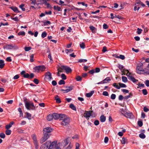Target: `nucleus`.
<instances>
[{
	"label": "nucleus",
	"instance_id": "nucleus-56",
	"mask_svg": "<svg viewBox=\"0 0 149 149\" xmlns=\"http://www.w3.org/2000/svg\"><path fill=\"white\" fill-rule=\"evenodd\" d=\"M61 77L62 79L65 80L66 79V77L64 74H61Z\"/></svg>",
	"mask_w": 149,
	"mask_h": 149
},
{
	"label": "nucleus",
	"instance_id": "nucleus-10",
	"mask_svg": "<svg viewBox=\"0 0 149 149\" xmlns=\"http://www.w3.org/2000/svg\"><path fill=\"white\" fill-rule=\"evenodd\" d=\"M149 74V69L146 68L144 69H140V74Z\"/></svg>",
	"mask_w": 149,
	"mask_h": 149
},
{
	"label": "nucleus",
	"instance_id": "nucleus-34",
	"mask_svg": "<svg viewBox=\"0 0 149 149\" xmlns=\"http://www.w3.org/2000/svg\"><path fill=\"white\" fill-rule=\"evenodd\" d=\"M26 118L29 120H31V114L27 112H26Z\"/></svg>",
	"mask_w": 149,
	"mask_h": 149
},
{
	"label": "nucleus",
	"instance_id": "nucleus-40",
	"mask_svg": "<svg viewBox=\"0 0 149 149\" xmlns=\"http://www.w3.org/2000/svg\"><path fill=\"white\" fill-rule=\"evenodd\" d=\"M47 33L45 31L43 32L41 34V37L42 38H44L47 36Z\"/></svg>",
	"mask_w": 149,
	"mask_h": 149
},
{
	"label": "nucleus",
	"instance_id": "nucleus-2",
	"mask_svg": "<svg viewBox=\"0 0 149 149\" xmlns=\"http://www.w3.org/2000/svg\"><path fill=\"white\" fill-rule=\"evenodd\" d=\"M4 49H17L18 48V47L15 44H6L3 47Z\"/></svg>",
	"mask_w": 149,
	"mask_h": 149
},
{
	"label": "nucleus",
	"instance_id": "nucleus-18",
	"mask_svg": "<svg viewBox=\"0 0 149 149\" xmlns=\"http://www.w3.org/2000/svg\"><path fill=\"white\" fill-rule=\"evenodd\" d=\"M127 77L131 81H132L134 83L136 81H138V80L135 79L134 77L132 76L131 74L130 75H129V76H128Z\"/></svg>",
	"mask_w": 149,
	"mask_h": 149
},
{
	"label": "nucleus",
	"instance_id": "nucleus-53",
	"mask_svg": "<svg viewBox=\"0 0 149 149\" xmlns=\"http://www.w3.org/2000/svg\"><path fill=\"white\" fill-rule=\"evenodd\" d=\"M125 72H127V74H126V75L128 76H129V75H130L131 74V73L130 72L127 70H126L125 69Z\"/></svg>",
	"mask_w": 149,
	"mask_h": 149
},
{
	"label": "nucleus",
	"instance_id": "nucleus-46",
	"mask_svg": "<svg viewBox=\"0 0 149 149\" xmlns=\"http://www.w3.org/2000/svg\"><path fill=\"white\" fill-rule=\"evenodd\" d=\"M11 131L10 130H7L6 131V134L7 135H9L11 133Z\"/></svg>",
	"mask_w": 149,
	"mask_h": 149
},
{
	"label": "nucleus",
	"instance_id": "nucleus-7",
	"mask_svg": "<svg viewBox=\"0 0 149 149\" xmlns=\"http://www.w3.org/2000/svg\"><path fill=\"white\" fill-rule=\"evenodd\" d=\"M61 69H64L65 70V72L67 73L71 72L72 71V70L69 67L66 66L62 65L61 67Z\"/></svg>",
	"mask_w": 149,
	"mask_h": 149
},
{
	"label": "nucleus",
	"instance_id": "nucleus-14",
	"mask_svg": "<svg viewBox=\"0 0 149 149\" xmlns=\"http://www.w3.org/2000/svg\"><path fill=\"white\" fill-rule=\"evenodd\" d=\"M146 132V131L143 129H141L140 130V137L142 139H144L146 136L144 134V133Z\"/></svg>",
	"mask_w": 149,
	"mask_h": 149
},
{
	"label": "nucleus",
	"instance_id": "nucleus-51",
	"mask_svg": "<svg viewBox=\"0 0 149 149\" xmlns=\"http://www.w3.org/2000/svg\"><path fill=\"white\" fill-rule=\"evenodd\" d=\"M34 54H33L30 56V61L31 62H32L34 61V60L33 59L34 58Z\"/></svg>",
	"mask_w": 149,
	"mask_h": 149
},
{
	"label": "nucleus",
	"instance_id": "nucleus-23",
	"mask_svg": "<svg viewBox=\"0 0 149 149\" xmlns=\"http://www.w3.org/2000/svg\"><path fill=\"white\" fill-rule=\"evenodd\" d=\"M106 119V118L105 116L102 115H101L100 117V121L102 122H104Z\"/></svg>",
	"mask_w": 149,
	"mask_h": 149
},
{
	"label": "nucleus",
	"instance_id": "nucleus-57",
	"mask_svg": "<svg viewBox=\"0 0 149 149\" xmlns=\"http://www.w3.org/2000/svg\"><path fill=\"white\" fill-rule=\"evenodd\" d=\"M0 137L2 139H4L5 137V135L3 133H0Z\"/></svg>",
	"mask_w": 149,
	"mask_h": 149
},
{
	"label": "nucleus",
	"instance_id": "nucleus-22",
	"mask_svg": "<svg viewBox=\"0 0 149 149\" xmlns=\"http://www.w3.org/2000/svg\"><path fill=\"white\" fill-rule=\"evenodd\" d=\"M15 123L13 121L10 122L8 125H6V128L7 129L10 128L12 126V125L14 124Z\"/></svg>",
	"mask_w": 149,
	"mask_h": 149
},
{
	"label": "nucleus",
	"instance_id": "nucleus-5",
	"mask_svg": "<svg viewBox=\"0 0 149 149\" xmlns=\"http://www.w3.org/2000/svg\"><path fill=\"white\" fill-rule=\"evenodd\" d=\"M46 142H49V144H47L48 149H54V147L56 146V145H58L57 144V142L56 141H54L52 142L51 141H48Z\"/></svg>",
	"mask_w": 149,
	"mask_h": 149
},
{
	"label": "nucleus",
	"instance_id": "nucleus-6",
	"mask_svg": "<svg viewBox=\"0 0 149 149\" xmlns=\"http://www.w3.org/2000/svg\"><path fill=\"white\" fill-rule=\"evenodd\" d=\"M32 137L36 149H38L39 148L38 142L36 135L33 134L32 135Z\"/></svg>",
	"mask_w": 149,
	"mask_h": 149
},
{
	"label": "nucleus",
	"instance_id": "nucleus-55",
	"mask_svg": "<svg viewBox=\"0 0 149 149\" xmlns=\"http://www.w3.org/2000/svg\"><path fill=\"white\" fill-rule=\"evenodd\" d=\"M31 48L30 47H25L24 49L26 51H28L31 50Z\"/></svg>",
	"mask_w": 149,
	"mask_h": 149
},
{
	"label": "nucleus",
	"instance_id": "nucleus-8",
	"mask_svg": "<svg viewBox=\"0 0 149 149\" xmlns=\"http://www.w3.org/2000/svg\"><path fill=\"white\" fill-rule=\"evenodd\" d=\"M45 78L48 81H50L53 79L51 73L49 72H47L45 74Z\"/></svg>",
	"mask_w": 149,
	"mask_h": 149
},
{
	"label": "nucleus",
	"instance_id": "nucleus-39",
	"mask_svg": "<svg viewBox=\"0 0 149 149\" xmlns=\"http://www.w3.org/2000/svg\"><path fill=\"white\" fill-rule=\"evenodd\" d=\"M43 133L44 134L43 137L45 138H47V139L49 137L50 134L45 133Z\"/></svg>",
	"mask_w": 149,
	"mask_h": 149
},
{
	"label": "nucleus",
	"instance_id": "nucleus-32",
	"mask_svg": "<svg viewBox=\"0 0 149 149\" xmlns=\"http://www.w3.org/2000/svg\"><path fill=\"white\" fill-rule=\"evenodd\" d=\"M121 143L123 144H125L127 142V139L125 137H123L121 141Z\"/></svg>",
	"mask_w": 149,
	"mask_h": 149
},
{
	"label": "nucleus",
	"instance_id": "nucleus-16",
	"mask_svg": "<svg viewBox=\"0 0 149 149\" xmlns=\"http://www.w3.org/2000/svg\"><path fill=\"white\" fill-rule=\"evenodd\" d=\"M49 142H46L45 143L42 144L40 147V149H48L47 144H49Z\"/></svg>",
	"mask_w": 149,
	"mask_h": 149
},
{
	"label": "nucleus",
	"instance_id": "nucleus-58",
	"mask_svg": "<svg viewBox=\"0 0 149 149\" xmlns=\"http://www.w3.org/2000/svg\"><path fill=\"white\" fill-rule=\"evenodd\" d=\"M136 70L138 74H140V66L138 65L136 68Z\"/></svg>",
	"mask_w": 149,
	"mask_h": 149
},
{
	"label": "nucleus",
	"instance_id": "nucleus-19",
	"mask_svg": "<svg viewBox=\"0 0 149 149\" xmlns=\"http://www.w3.org/2000/svg\"><path fill=\"white\" fill-rule=\"evenodd\" d=\"M68 117L66 116L65 114H60L59 118L60 120H63L64 119H66V118Z\"/></svg>",
	"mask_w": 149,
	"mask_h": 149
},
{
	"label": "nucleus",
	"instance_id": "nucleus-52",
	"mask_svg": "<svg viewBox=\"0 0 149 149\" xmlns=\"http://www.w3.org/2000/svg\"><path fill=\"white\" fill-rule=\"evenodd\" d=\"M80 47L83 49H84L85 47V45L84 42H82L81 44H80Z\"/></svg>",
	"mask_w": 149,
	"mask_h": 149
},
{
	"label": "nucleus",
	"instance_id": "nucleus-60",
	"mask_svg": "<svg viewBox=\"0 0 149 149\" xmlns=\"http://www.w3.org/2000/svg\"><path fill=\"white\" fill-rule=\"evenodd\" d=\"M94 70H95V72L96 73H98L100 71V69L99 68H97Z\"/></svg>",
	"mask_w": 149,
	"mask_h": 149
},
{
	"label": "nucleus",
	"instance_id": "nucleus-48",
	"mask_svg": "<svg viewBox=\"0 0 149 149\" xmlns=\"http://www.w3.org/2000/svg\"><path fill=\"white\" fill-rule=\"evenodd\" d=\"M120 111L121 112L122 114L125 116V112H126L123 109H120Z\"/></svg>",
	"mask_w": 149,
	"mask_h": 149
},
{
	"label": "nucleus",
	"instance_id": "nucleus-64",
	"mask_svg": "<svg viewBox=\"0 0 149 149\" xmlns=\"http://www.w3.org/2000/svg\"><path fill=\"white\" fill-rule=\"evenodd\" d=\"M95 72V70L94 69H92L90 70L88 72V73H90L91 74L93 75L94 73Z\"/></svg>",
	"mask_w": 149,
	"mask_h": 149
},
{
	"label": "nucleus",
	"instance_id": "nucleus-38",
	"mask_svg": "<svg viewBox=\"0 0 149 149\" xmlns=\"http://www.w3.org/2000/svg\"><path fill=\"white\" fill-rule=\"evenodd\" d=\"M44 23V26L47 25L48 24H51V22H50L49 21H47L46 22H44V21H42Z\"/></svg>",
	"mask_w": 149,
	"mask_h": 149
},
{
	"label": "nucleus",
	"instance_id": "nucleus-17",
	"mask_svg": "<svg viewBox=\"0 0 149 149\" xmlns=\"http://www.w3.org/2000/svg\"><path fill=\"white\" fill-rule=\"evenodd\" d=\"M140 5V1L137 2L136 3H135V6L134 8V10L136 11L137 10H139L140 8V7L139 6V5Z\"/></svg>",
	"mask_w": 149,
	"mask_h": 149
},
{
	"label": "nucleus",
	"instance_id": "nucleus-49",
	"mask_svg": "<svg viewBox=\"0 0 149 149\" xmlns=\"http://www.w3.org/2000/svg\"><path fill=\"white\" fill-rule=\"evenodd\" d=\"M65 83V81L63 79L60 80L58 82V84L59 85L64 84Z\"/></svg>",
	"mask_w": 149,
	"mask_h": 149
},
{
	"label": "nucleus",
	"instance_id": "nucleus-15",
	"mask_svg": "<svg viewBox=\"0 0 149 149\" xmlns=\"http://www.w3.org/2000/svg\"><path fill=\"white\" fill-rule=\"evenodd\" d=\"M68 88H67L65 90H64L63 89H61V91H64V93H67L73 89L74 86H71L69 87H68Z\"/></svg>",
	"mask_w": 149,
	"mask_h": 149
},
{
	"label": "nucleus",
	"instance_id": "nucleus-26",
	"mask_svg": "<svg viewBox=\"0 0 149 149\" xmlns=\"http://www.w3.org/2000/svg\"><path fill=\"white\" fill-rule=\"evenodd\" d=\"M89 28L93 33H95L96 30V29L93 26H90Z\"/></svg>",
	"mask_w": 149,
	"mask_h": 149
},
{
	"label": "nucleus",
	"instance_id": "nucleus-31",
	"mask_svg": "<svg viewBox=\"0 0 149 149\" xmlns=\"http://www.w3.org/2000/svg\"><path fill=\"white\" fill-rule=\"evenodd\" d=\"M111 80V79L109 77H107L105 79L103 80V83H107L108 82L110 81Z\"/></svg>",
	"mask_w": 149,
	"mask_h": 149
},
{
	"label": "nucleus",
	"instance_id": "nucleus-44",
	"mask_svg": "<svg viewBox=\"0 0 149 149\" xmlns=\"http://www.w3.org/2000/svg\"><path fill=\"white\" fill-rule=\"evenodd\" d=\"M25 32L24 31H21L19 32L18 33L19 36L22 35V36H25Z\"/></svg>",
	"mask_w": 149,
	"mask_h": 149
},
{
	"label": "nucleus",
	"instance_id": "nucleus-36",
	"mask_svg": "<svg viewBox=\"0 0 149 149\" xmlns=\"http://www.w3.org/2000/svg\"><path fill=\"white\" fill-rule=\"evenodd\" d=\"M24 4H22L19 6V8H21L23 11H25V8H24Z\"/></svg>",
	"mask_w": 149,
	"mask_h": 149
},
{
	"label": "nucleus",
	"instance_id": "nucleus-29",
	"mask_svg": "<svg viewBox=\"0 0 149 149\" xmlns=\"http://www.w3.org/2000/svg\"><path fill=\"white\" fill-rule=\"evenodd\" d=\"M115 57L116 58H120L122 60H124L125 58V56L122 55H120L119 56L116 55Z\"/></svg>",
	"mask_w": 149,
	"mask_h": 149
},
{
	"label": "nucleus",
	"instance_id": "nucleus-37",
	"mask_svg": "<svg viewBox=\"0 0 149 149\" xmlns=\"http://www.w3.org/2000/svg\"><path fill=\"white\" fill-rule=\"evenodd\" d=\"M132 96V94L131 93H130V94L129 95L127 96H126L124 97V99L125 100H126L127 99H128L130 98V97Z\"/></svg>",
	"mask_w": 149,
	"mask_h": 149
},
{
	"label": "nucleus",
	"instance_id": "nucleus-61",
	"mask_svg": "<svg viewBox=\"0 0 149 149\" xmlns=\"http://www.w3.org/2000/svg\"><path fill=\"white\" fill-rule=\"evenodd\" d=\"M81 77L80 76H77L76 78L77 81H80L81 80Z\"/></svg>",
	"mask_w": 149,
	"mask_h": 149
},
{
	"label": "nucleus",
	"instance_id": "nucleus-62",
	"mask_svg": "<svg viewBox=\"0 0 149 149\" xmlns=\"http://www.w3.org/2000/svg\"><path fill=\"white\" fill-rule=\"evenodd\" d=\"M145 84H146V86L147 87H149V80H146L145 82Z\"/></svg>",
	"mask_w": 149,
	"mask_h": 149
},
{
	"label": "nucleus",
	"instance_id": "nucleus-30",
	"mask_svg": "<svg viewBox=\"0 0 149 149\" xmlns=\"http://www.w3.org/2000/svg\"><path fill=\"white\" fill-rule=\"evenodd\" d=\"M53 8L55 10H57L58 11L61 10V8L58 6H54L53 7Z\"/></svg>",
	"mask_w": 149,
	"mask_h": 149
},
{
	"label": "nucleus",
	"instance_id": "nucleus-41",
	"mask_svg": "<svg viewBox=\"0 0 149 149\" xmlns=\"http://www.w3.org/2000/svg\"><path fill=\"white\" fill-rule=\"evenodd\" d=\"M142 91L143 94L144 95H146L148 93V92L147 91L146 89H143V90H142Z\"/></svg>",
	"mask_w": 149,
	"mask_h": 149
},
{
	"label": "nucleus",
	"instance_id": "nucleus-54",
	"mask_svg": "<svg viewBox=\"0 0 149 149\" xmlns=\"http://www.w3.org/2000/svg\"><path fill=\"white\" fill-rule=\"evenodd\" d=\"M33 82L36 84H38L39 83V81L37 79H35L33 80Z\"/></svg>",
	"mask_w": 149,
	"mask_h": 149
},
{
	"label": "nucleus",
	"instance_id": "nucleus-28",
	"mask_svg": "<svg viewBox=\"0 0 149 149\" xmlns=\"http://www.w3.org/2000/svg\"><path fill=\"white\" fill-rule=\"evenodd\" d=\"M53 118V114H49L47 116V120L49 121L52 120Z\"/></svg>",
	"mask_w": 149,
	"mask_h": 149
},
{
	"label": "nucleus",
	"instance_id": "nucleus-21",
	"mask_svg": "<svg viewBox=\"0 0 149 149\" xmlns=\"http://www.w3.org/2000/svg\"><path fill=\"white\" fill-rule=\"evenodd\" d=\"M10 8L15 13H17L20 12V11L18 10V8L16 7L12 6L10 7Z\"/></svg>",
	"mask_w": 149,
	"mask_h": 149
},
{
	"label": "nucleus",
	"instance_id": "nucleus-3",
	"mask_svg": "<svg viewBox=\"0 0 149 149\" xmlns=\"http://www.w3.org/2000/svg\"><path fill=\"white\" fill-rule=\"evenodd\" d=\"M45 67L44 65L36 66L33 68V69L35 72L38 73L40 71L43 72L45 70Z\"/></svg>",
	"mask_w": 149,
	"mask_h": 149
},
{
	"label": "nucleus",
	"instance_id": "nucleus-47",
	"mask_svg": "<svg viewBox=\"0 0 149 149\" xmlns=\"http://www.w3.org/2000/svg\"><path fill=\"white\" fill-rule=\"evenodd\" d=\"M118 67L119 68V69L121 70V71L123 70L124 68V67L122 65L120 64L118 65Z\"/></svg>",
	"mask_w": 149,
	"mask_h": 149
},
{
	"label": "nucleus",
	"instance_id": "nucleus-1",
	"mask_svg": "<svg viewBox=\"0 0 149 149\" xmlns=\"http://www.w3.org/2000/svg\"><path fill=\"white\" fill-rule=\"evenodd\" d=\"M24 101L25 103L26 108L28 110H34L35 109V107L33 103L29 102L26 101V99H24Z\"/></svg>",
	"mask_w": 149,
	"mask_h": 149
},
{
	"label": "nucleus",
	"instance_id": "nucleus-25",
	"mask_svg": "<svg viewBox=\"0 0 149 149\" xmlns=\"http://www.w3.org/2000/svg\"><path fill=\"white\" fill-rule=\"evenodd\" d=\"M94 93V91H91L90 93H86V96L88 97H90L93 95Z\"/></svg>",
	"mask_w": 149,
	"mask_h": 149
},
{
	"label": "nucleus",
	"instance_id": "nucleus-9",
	"mask_svg": "<svg viewBox=\"0 0 149 149\" xmlns=\"http://www.w3.org/2000/svg\"><path fill=\"white\" fill-rule=\"evenodd\" d=\"M70 123V119L69 118H66V119L63 120L61 122V124L63 126H66L68 125Z\"/></svg>",
	"mask_w": 149,
	"mask_h": 149
},
{
	"label": "nucleus",
	"instance_id": "nucleus-43",
	"mask_svg": "<svg viewBox=\"0 0 149 149\" xmlns=\"http://www.w3.org/2000/svg\"><path fill=\"white\" fill-rule=\"evenodd\" d=\"M18 110L20 113V117L22 116H23V113L22 110L20 108H19L18 109Z\"/></svg>",
	"mask_w": 149,
	"mask_h": 149
},
{
	"label": "nucleus",
	"instance_id": "nucleus-13",
	"mask_svg": "<svg viewBox=\"0 0 149 149\" xmlns=\"http://www.w3.org/2000/svg\"><path fill=\"white\" fill-rule=\"evenodd\" d=\"M93 112V111H85V113L84 114V116L86 118H89L91 116L92 113Z\"/></svg>",
	"mask_w": 149,
	"mask_h": 149
},
{
	"label": "nucleus",
	"instance_id": "nucleus-42",
	"mask_svg": "<svg viewBox=\"0 0 149 149\" xmlns=\"http://www.w3.org/2000/svg\"><path fill=\"white\" fill-rule=\"evenodd\" d=\"M122 81L125 82H126L127 81V78L125 76H122Z\"/></svg>",
	"mask_w": 149,
	"mask_h": 149
},
{
	"label": "nucleus",
	"instance_id": "nucleus-35",
	"mask_svg": "<svg viewBox=\"0 0 149 149\" xmlns=\"http://www.w3.org/2000/svg\"><path fill=\"white\" fill-rule=\"evenodd\" d=\"M47 140V138H45L44 137H42L40 140V143L42 144L46 141Z\"/></svg>",
	"mask_w": 149,
	"mask_h": 149
},
{
	"label": "nucleus",
	"instance_id": "nucleus-11",
	"mask_svg": "<svg viewBox=\"0 0 149 149\" xmlns=\"http://www.w3.org/2000/svg\"><path fill=\"white\" fill-rule=\"evenodd\" d=\"M52 131V129L50 127L45 128L43 130V133L50 134V132Z\"/></svg>",
	"mask_w": 149,
	"mask_h": 149
},
{
	"label": "nucleus",
	"instance_id": "nucleus-12",
	"mask_svg": "<svg viewBox=\"0 0 149 149\" xmlns=\"http://www.w3.org/2000/svg\"><path fill=\"white\" fill-rule=\"evenodd\" d=\"M124 116L130 119H132L134 117V116L131 112H125V114Z\"/></svg>",
	"mask_w": 149,
	"mask_h": 149
},
{
	"label": "nucleus",
	"instance_id": "nucleus-27",
	"mask_svg": "<svg viewBox=\"0 0 149 149\" xmlns=\"http://www.w3.org/2000/svg\"><path fill=\"white\" fill-rule=\"evenodd\" d=\"M58 96L56 95L55 97V100L56 101V102L58 103H61V100L60 98H58Z\"/></svg>",
	"mask_w": 149,
	"mask_h": 149
},
{
	"label": "nucleus",
	"instance_id": "nucleus-24",
	"mask_svg": "<svg viewBox=\"0 0 149 149\" xmlns=\"http://www.w3.org/2000/svg\"><path fill=\"white\" fill-rule=\"evenodd\" d=\"M5 65L4 61L3 60H0V68H3Z\"/></svg>",
	"mask_w": 149,
	"mask_h": 149
},
{
	"label": "nucleus",
	"instance_id": "nucleus-45",
	"mask_svg": "<svg viewBox=\"0 0 149 149\" xmlns=\"http://www.w3.org/2000/svg\"><path fill=\"white\" fill-rule=\"evenodd\" d=\"M119 87H120V88H125L126 87V86L124 84L121 83H119Z\"/></svg>",
	"mask_w": 149,
	"mask_h": 149
},
{
	"label": "nucleus",
	"instance_id": "nucleus-4",
	"mask_svg": "<svg viewBox=\"0 0 149 149\" xmlns=\"http://www.w3.org/2000/svg\"><path fill=\"white\" fill-rule=\"evenodd\" d=\"M21 74L23 75V77L24 78L31 79L34 77V74L33 73H31L30 74V75H29L28 73H26L24 71H22L21 72Z\"/></svg>",
	"mask_w": 149,
	"mask_h": 149
},
{
	"label": "nucleus",
	"instance_id": "nucleus-63",
	"mask_svg": "<svg viewBox=\"0 0 149 149\" xmlns=\"http://www.w3.org/2000/svg\"><path fill=\"white\" fill-rule=\"evenodd\" d=\"M45 15H51L52 14V12L51 11L49 10L48 12L46 11L45 12Z\"/></svg>",
	"mask_w": 149,
	"mask_h": 149
},
{
	"label": "nucleus",
	"instance_id": "nucleus-33",
	"mask_svg": "<svg viewBox=\"0 0 149 149\" xmlns=\"http://www.w3.org/2000/svg\"><path fill=\"white\" fill-rule=\"evenodd\" d=\"M70 107L72 110L74 111L76 110V109L75 107L74 106L73 104H71L70 105Z\"/></svg>",
	"mask_w": 149,
	"mask_h": 149
},
{
	"label": "nucleus",
	"instance_id": "nucleus-50",
	"mask_svg": "<svg viewBox=\"0 0 149 149\" xmlns=\"http://www.w3.org/2000/svg\"><path fill=\"white\" fill-rule=\"evenodd\" d=\"M113 86L115 87L117 89H120V87L119 86H118L116 83H114L113 85Z\"/></svg>",
	"mask_w": 149,
	"mask_h": 149
},
{
	"label": "nucleus",
	"instance_id": "nucleus-59",
	"mask_svg": "<svg viewBox=\"0 0 149 149\" xmlns=\"http://www.w3.org/2000/svg\"><path fill=\"white\" fill-rule=\"evenodd\" d=\"M116 97V95L115 94H112L111 95V98L112 100H114L115 99Z\"/></svg>",
	"mask_w": 149,
	"mask_h": 149
},
{
	"label": "nucleus",
	"instance_id": "nucleus-20",
	"mask_svg": "<svg viewBox=\"0 0 149 149\" xmlns=\"http://www.w3.org/2000/svg\"><path fill=\"white\" fill-rule=\"evenodd\" d=\"M60 114L55 113H53V114L54 118L55 120H57L59 118Z\"/></svg>",
	"mask_w": 149,
	"mask_h": 149
}]
</instances>
